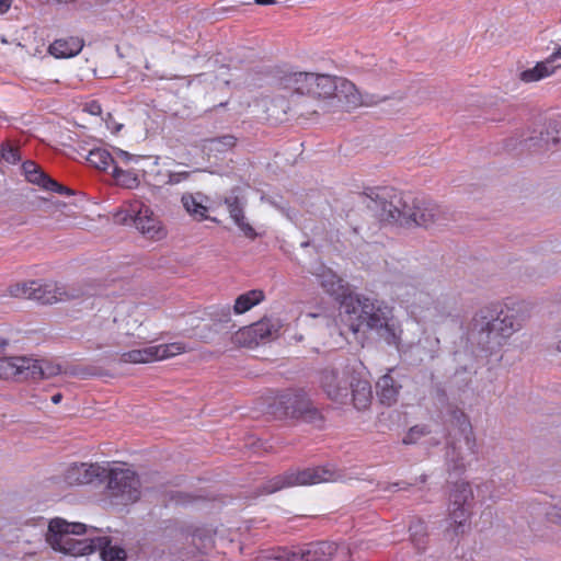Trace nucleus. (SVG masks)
I'll list each match as a JSON object with an SVG mask.
<instances>
[{
    "instance_id": "obj_1",
    "label": "nucleus",
    "mask_w": 561,
    "mask_h": 561,
    "mask_svg": "<svg viewBox=\"0 0 561 561\" xmlns=\"http://www.w3.org/2000/svg\"><path fill=\"white\" fill-rule=\"evenodd\" d=\"M522 328L518 312L514 308L502 307L500 304H490L481 308L472 318L470 332L467 336L465 351L456 350L455 359L461 362L468 356L472 362L477 357L474 344L480 351H492L501 346L514 332Z\"/></svg>"
},
{
    "instance_id": "obj_2",
    "label": "nucleus",
    "mask_w": 561,
    "mask_h": 561,
    "mask_svg": "<svg viewBox=\"0 0 561 561\" xmlns=\"http://www.w3.org/2000/svg\"><path fill=\"white\" fill-rule=\"evenodd\" d=\"M340 317L352 333L356 334L362 328H366L401 352L402 330L393 317L392 307L386 301L355 294L344 300Z\"/></svg>"
},
{
    "instance_id": "obj_3",
    "label": "nucleus",
    "mask_w": 561,
    "mask_h": 561,
    "mask_svg": "<svg viewBox=\"0 0 561 561\" xmlns=\"http://www.w3.org/2000/svg\"><path fill=\"white\" fill-rule=\"evenodd\" d=\"M373 204L368 207L378 211L381 220L396 222L401 226L414 224L430 227L438 220L439 211L436 205L420 199L404 198L391 187H378L367 195Z\"/></svg>"
},
{
    "instance_id": "obj_4",
    "label": "nucleus",
    "mask_w": 561,
    "mask_h": 561,
    "mask_svg": "<svg viewBox=\"0 0 561 561\" xmlns=\"http://www.w3.org/2000/svg\"><path fill=\"white\" fill-rule=\"evenodd\" d=\"M34 528L39 540L45 538L54 550L67 554L85 556L98 551L100 547V536L73 537L85 534L87 525L82 523H68L60 517H55L47 523L45 518L39 517L35 520Z\"/></svg>"
},
{
    "instance_id": "obj_5",
    "label": "nucleus",
    "mask_w": 561,
    "mask_h": 561,
    "mask_svg": "<svg viewBox=\"0 0 561 561\" xmlns=\"http://www.w3.org/2000/svg\"><path fill=\"white\" fill-rule=\"evenodd\" d=\"M447 422L454 433H448L446 462L450 473L460 476L477 460V444L467 415L458 408H449Z\"/></svg>"
},
{
    "instance_id": "obj_6",
    "label": "nucleus",
    "mask_w": 561,
    "mask_h": 561,
    "mask_svg": "<svg viewBox=\"0 0 561 561\" xmlns=\"http://www.w3.org/2000/svg\"><path fill=\"white\" fill-rule=\"evenodd\" d=\"M9 294L15 298H26L43 305L66 302L82 298L87 306H94L93 294L85 293L79 285H65L56 282L28 280L13 284Z\"/></svg>"
},
{
    "instance_id": "obj_7",
    "label": "nucleus",
    "mask_w": 561,
    "mask_h": 561,
    "mask_svg": "<svg viewBox=\"0 0 561 561\" xmlns=\"http://www.w3.org/2000/svg\"><path fill=\"white\" fill-rule=\"evenodd\" d=\"M106 490L117 505H128L140 497V480L135 471L124 467L107 468Z\"/></svg>"
},
{
    "instance_id": "obj_8",
    "label": "nucleus",
    "mask_w": 561,
    "mask_h": 561,
    "mask_svg": "<svg viewBox=\"0 0 561 561\" xmlns=\"http://www.w3.org/2000/svg\"><path fill=\"white\" fill-rule=\"evenodd\" d=\"M274 413L279 417L301 419L309 423L319 424L322 416L313 408L307 393L302 390H288L280 393L274 401Z\"/></svg>"
},
{
    "instance_id": "obj_9",
    "label": "nucleus",
    "mask_w": 561,
    "mask_h": 561,
    "mask_svg": "<svg viewBox=\"0 0 561 561\" xmlns=\"http://www.w3.org/2000/svg\"><path fill=\"white\" fill-rule=\"evenodd\" d=\"M334 472L327 468L316 467L307 468L304 470H289L283 474L276 476L263 485V493L272 494L284 488L296 486V485H311L322 482L334 481Z\"/></svg>"
},
{
    "instance_id": "obj_10",
    "label": "nucleus",
    "mask_w": 561,
    "mask_h": 561,
    "mask_svg": "<svg viewBox=\"0 0 561 561\" xmlns=\"http://www.w3.org/2000/svg\"><path fill=\"white\" fill-rule=\"evenodd\" d=\"M336 545L330 541H317L300 548L278 547L266 551L263 558L268 561H328L336 552Z\"/></svg>"
},
{
    "instance_id": "obj_11",
    "label": "nucleus",
    "mask_w": 561,
    "mask_h": 561,
    "mask_svg": "<svg viewBox=\"0 0 561 561\" xmlns=\"http://www.w3.org/2000/svg\"><path fill=\"white\" fill-rule=\"evenodd\" d=\"M115 219L126 226L135 227L140 233L152 239H160L163 231L160 221L153 216L151 209L144 204L131 205L128 209L115 215Z\"/></svg>"
},
{
    "instance_id": "obj_12",
    "label": "nucleus",
    "mask_w": 561,
    "mask_h": 561,
    "mask_svg": "<svg viewBox=\"0 0 561 561\" xmlns=\"http://www.w3.org/2000/svg\"><path fill=\"white\" fill-rule=\"evenodd\" d=\"M308 273L314 276L323 290L339 302L340 312L342 311L344 300L355 295V293L351 290L348 283L341 278L333 270L325 266L321 261L311 263L308 267Z\"/></svg>"
},
{
    "instance_id": "obj_13",
    "label": "nucleus",
    "mask_w": 561,
    "mask_h": 561,
    "mask_svg": "<svg viewBox=\"0 0 561 561\" xmlns=\"http://www.w3.org/2000/svg\"><path fill=\"white\" fill-rule=\"evenodd\" d=\"M353 367L346 365L341 370L337 368L324 369L321 373V387L325 394L333 401L346 403L348 401V382Z\"/></svg>"
},
{
    "instance_id": "obj_14",
    "label": "nucleus",
    "mask_w": 561,
    "mask_h": 561,
    "mask_svg": "<svg viewBox=\"0 0 561 561\" xmlns=\"http://www.w3.org/2000/svg\"><path fill=\"white\" fill-rule=\"evenodd\" d=\"M473 493L468 482L461 481L455 484L450 494L451 508L449 517L457 526L456 533L463 531V526L469 517V501L472 499Z\"/></svg>"
},
{
    "instance_id": "obj_15",
    "label": "nucleus",
    "mask_w": 561,
    "mask_h": 561,
    "mask_svg": "<svg viewBox=\"0 0 561 561\" xmlns=\"http://www.w3.org/2000/svg\"><path fill=\"white\" fill-rule=\"evenodd\" d=\"M87 160L98 170L108 171L112 169L111 173L116 181L124 182L129 186L131 183L137 182L136 176H133L129 172L124 171L116 165L114 157L105 148L91 149L87 156Z\"/></svg>"
},
{
    "instance_id": "obj_16",
    "label": "nucleus",
    "mask_w": 561,
    "mask_h": 561,
    "mask_svg": "<svg viewBox=\"0 0 561 561\" xmlns=\"http://www.w3.org/2000/svg\"><path fill=\"white\" fill-rule=\"evenodd\" d=\"M107 468L99 463H72L65 472V482L69 485L89 484L105 478Z\"/></svg>"
},
{
    "instance_id": "obj_17",
    "label": "nucleus",
    "mask_w": 561,
    "mask_h": 561,
    "mask_svg": "<svg viewBox=\"0 0 561 561\" xmlns=\"http://www.w3.org/2000/svg\"><path fill=\"white\" fill-rule=\"evenodd\" d=\"M23 172L26 180L35 185H38L45 191L57 193L60 195H73V191L46 174L35 162L25 161L22 164Z\"/></svg>"
},
{
    "instance_id": "obj_18",
    "label": "nucleus",
    "mask_w": 561,
    "mask_h": 561,
    "mask_svg": "<svg viewBox=\"0 0 561 561\" xmlns=\"http://www.w3.org/2000/svg\"><path fill=\"white\" fill-rule=\"evenodd\" d=\"M397 298L413 317L419 316V309L428 310L432 304L431 296L414 286L399 287Z\"/></svg>"
},
{
    "instance_id": "obj_19",
    "label": "nucleus",
    "mask_w": 561,
    "mask_h": 561,
    "mask_svg": "<svg viewBox=\"0 0 561 561\" xmlns=\"http://www.w3.org/2000/svg\"><path fill=\"white\" fill-rule=\"evenodd\" d=\"M350 394H352V402L357 410L366 409L373 398L370 382L362 377L360 373H356L354 367L348 382Z\"/></svg>"
},
{
    "instance_id": "obj_20",
    "label": "nucleus",
    "mask_w": 561,
    "mask_h": 561,
    "mask_svg": "<svg viewBox=\"0 0 561 561\" xmlns=\"http://www.w3.org/2000/svg\"><path fill=\"white\" fill-rule=\"evenodd\" d=\"M7 363L9 374L19 379L38 380V374H42L39 359L20 356L7 358Z\"/></svg>"
},
{
    "instance_id": "obj_21",
    "label": "nucleus",
    "mask_w": 561,
    "mask_h": 561,
    "mask_svg": "<svg viewBox=\"0 0 561 561\" xmlns=\"http://www.w3.org/2000/svg\"><path fill=\"white\" fill-rule=\"evenodd\" d=\"M182 205L186 213L194 219L202 221L209 219L217 221L216 218L208 217L209 210V197L201 192L196 193H184L181 197Z\"/></svg>"
},
{
    "instance_id": "obj_22",
    "label": "nucleus",
    "mask_w": 561,
    "mask_h": 561,
    "mask_svg": "<svg viewBox=\"0 0 561 561\" xmlns=\"http://www.w3.org/2000/svg\"><path fill=\"white\" fill-rule=\"evenodd\" d=\"M396 369H389L387 374L381 376L376 383L379 400L385 405L396 403L402 385L394 377Z\"/></svg>"
},
{
    "instance_id": "obj_23",
    "label": "nucleus",
    "mask_w": 561,
    "mask_h": 561,
    "mask_svg": "<svg viewBox=\"0 0 561 561\" xmlns=\"http://www.w3.org/2000/svg\"><path fill=\"white\" fill-rule=\"evenodd\" d=\"M313 72H289L282 78L280 84L285 90H288L291 93L309 95L313 85Z\"/></svg>"
},
{
    "instance_id": "obj_24",
    "label": "nucleus",
    "mask_w": 561,
    "mask_h": 561,
    "mask_svg": "<svg viewBox=\"0 0 561 561\" xmlns=\"http://www.w3.org/2000/svg\"><path fill=\"white\" fill-rule=\"evenodd\" d=\"M83 48V41L76 36L55 39L48 47V51L55 58H71Z\"/></svg>"
},
{
    "instance_id": "obj_25",
    "label": "nucleus",
    "mask_w": 561,
    "mask_h": 561,
    "mask_svg": "<svg viewBox=\"0 0 561 561\" xmlns=\"http://www.w3.org/2000/svg\"><path fill=\"white\" fill-rule=\"evenodd\" d=\"M339 77L314 73L309 95L319 99H334L339 89Z\"/></svg>"
},
{
    "instance_id": "obj_26",
    "label": "nucleus",
    "mask_w": 561,
    "mask_h": 561,
    "mask_svg": "<svg viewBox=\"0 0 561 561\" xmlns=\"http://www.w3.org/2000/svg\"><path fill=\"white\" fill-rule=\"evenodd\" d=\"M265 298V294L261 289H251L247 293L239 295L233 305V312L236 314H243L253 307L261 304Z\"/></svg>"
},
{
    "instance_id": "obj_27",
    "label": "nucleus",
    "mask_w": 561,
    "mask_h": 561,
    "mask_svg": "<svg viewBox=\"0 0 561 561\" xmlns=\"http://www.w3.org/2000/svg\"><path fill=\"white\" fill-rule=\"evenodd\" d=\"M557 68L558 66L547 58L537 62L535 67L522 71L520 79L524 82H536L553 73Z\"/></svg>"
},
{
    "instance_id": "obj_28",
    "label": "nucleus",
    "mask_w": 561,
    "mask_h": 561,
    "mask_svg": "<svg viewBox=\"0 0 561 561\" xmlns=\"http://www.w3.org/2000/svg\"><path fill=\"white\" fill-rule=\"evenodd\" d=\"M156 355L157 353L154 352V345H149L144 348L123 352L119 355V362L131 364H147L156 362Z\"/></svg>"
},
{
    "instance_id": "obj_29",
    "label": "nucleus",
    "mask_w": 561,
    "mask_h": 561,
    "mask_svg": "<svg viewBox=\"0 0 561 561\" xmlns=\"http://www.w3.org/2000/svg\"><path fill=\"white\" fill-rule=\"evenodd\" d=\"M339 89L334 99L339 102H345L350 106H356L359 103V95L355 84L344 78L337 79Z\"/></svg>"
},
{
    "instance_id": "obj_30",
    "label": "nucleus",
    "mask_w": 561,
    "mask_h": 561,
    "mask_svg": "<svg viewBox=\"0 0 561 561\" xmlns=\"http://www.w3.org/2000/svg\"><path fill=\"white\" fill-rule=\"evenodd\" d=\"M98 551L103 561H125L127 557L125 549L117 545H112L107 537H100Z\"/></svg>"
},
{
    "instance_id": "obj_31",
    "label": "nucleus",
    "mask_w": 561,
    "mask_h": 561,
    "mask_svg": "<svg viewBox=\"0 0 561 561\" xmlns=\"http://www.w3.org/2000/svg\"><path fill=\"white\" fill-rule=\"evenodd\" d=\"M410 539L417 551L425 549L427 539V527L424 520L416 518L409 526Z\"/></svg>"
},
{
    "instance_id": "obj_32",
    "label": "nucleus",
    "mask_w": 561,
    "mask_h": 561,
    "mask_svg": "<svg viewBox=\"0 0 561 561\" xmlns=\"http://www.w3.org/2000/svg\"><path fill=\"white\" fill-rule=\"evenodd\" d=\"M191 172L188 171H165L159 170L156 172L153 180L159 185H176L188 180Z\"/></svg>"
},
{
    "instance_id": "obj_33",
    "label": "nucleus",
    "mask_w": 561,
    "mask_h": 561,
    "mask_svg": "<svg viewBox=\"0 0 561 561\" xmlns=\"http://www.w3.org/2000/svg\"><path fill=\"white\" fill-rule=\"evenodd\" d=\"M439 348V339L431 335L423 336L419 340V343L413 346V350L420 353L422 351L423 355L420 356V360L424 359H433L437 351Z\"/></svg>"
},
{
    "instance_id": "obj_34",
    "label": "nucleus",
    "mask_w": 561,
    "mask_h": 561,
    "mask_svg": "<svg viewBox=\"0 0 561 561\" xmlns=\"http://www.w3.org/2000/svg\"><path fill=\"white\" fill-rule=\"evenodd\" d=\"M224 205L226 206L230 219L241 217L244 214L245 202L240 198L234 192H231L224 198Z\"/></svg>"
},
{
    "instance_id": "obj_35",
    "label": "nucleus",
    "mask_w": 561,
    "mask_h": 561,
    "mask_svg": "<svg viewBox=\"0 0 561 561\" xmlns=\"http://www.w3.org/2000/svg\"><path fill=\"white\" fill-rule=\"evenodd\" d=\"M157 360H162L185 352V345L181 342L154 345Z\"/></svg>"
},
{
    "instance_id": "obj_36",
    "label": "nucleus",
    "mask_w": 561,
    "mask_h": 561,
    "mask_svg": "<svg viewBox=\"0 0 561 561\" xmlns=\"http://www.w3.org/2000/svg\"><path fill=\"white\" fill-rule=\"evenodd\" d=\"M208 316L217 323L227 324L231 322V308L229 305L211 306L208 308Z\"/></svg>"
},
{
    "instance_id": "obj_37",
    "label": "nucleus",
    "mask_w": 561,
    "mask_h": 561,
    "mask_svg": "<svg viewBox=\"0 0 561 561\" xmlns=\"http://www.w3.org/2000/svg\"><path fill=\"white\" fill-rule=\"evenodd\" d=\"M236 137L232 135H225L221 137L213 138L208 141L209 151L225 152L236 145Z\"/></svg>"
},
{
    "instance_id": "obj_38",
    "label": "nucleus",
    "mask_w": 561,
    "mask_h": 561,
    "mask_svg": "<svg viewBox=\"0 0 561 561\" xmlns=\"http://www.w3.org/2000/svg\"><path fill=\"white\" fill-rule=\"evenodd\" d=\"M541 134V140L548 146L557 145L561 141V122H552L549 124L546 133Z\"/></svg>"
},
{
    "instance_id": "obj_39",
    "label": "nucleus",
    "mask_w": 561,
    "mask_h": 561,
    "mask_svg": "<svg viewBox=\"0 0 561 561\" xmlns=\"http://www.w3.org/2000/svg\"><path fill=\"white\" fill-rule=\"evenodd\" d=\"M274 333L273 325L270 324L267 321H260L249 329L247 331L242 332L243 334H254L255 336H259L260 339H266L271 337Z\"/></svg>"
},
{
    "instance_id": "obj_40",
    "label": "nucleus",
    "mask_w": 561,
    "mask_h": 561,
    "mask_svg": "<svg viewBox=\"0 0 561 561\" xmlns=\"http://www.w3.org/2000/svg\"><path fill=\"white\" fill-rule=\"evenodd\" d=\"M430 433L431 431L427 428L426 425H415L411 427L409 432L404 435L402 443L404 445L416 444L421 437Z\"/></svg>"
},
{
    "instance_id": "obj_41",
    "label": "nucleus",
    "mask_w": 561,
    "mask_h": 561,
    "mask_svg": "<svg viewBox=\"0 0 561 561\" xmlns=\"http://www.w3.org/2000/svg\"><path fill=\"white\" fill-rule=\"evenodd\" d=\"M232 221L245 238H248L250 240H254L259 237V233L256 232V230L248 221L245 214H243L241 217H237V218L232 219Z\"/></svg>"
},
{
    "instance_id": "obj_42",
    "label": "nucleus",
    "mask_w": 561,
    "mask_h": 561,
    "mask_svg": "<svg viewBox=\"0 0 561 561\" xmlns=\"http://www.w3.org/2000/svg\"><path fill=\"white\" fill-rule=\"evenodd\" d=\"M0 158L8 163L14 164L20 160V153L18 148L4 146L0 148Z\"/></svg>"
},
{
    "instance_id": "obj_43",
    "label": "nucleus",
    "mask_w": 561,
    "mask_h": 561,
    "mask_svg": "<svg viewBox=\"0 0 561 561\" xmlns=\"http://www.w3.org/2000/svg\"><path fill=\"white\" fill-rule=\"evenodd\" d=\"M546 516L550 523L561 525V499L548 508Z\"/></svg>"
},
{
    "instance_id": "obj_44",
    "label": "nucleus",
    "mask_w": 561,
    "mask_h": 561,
    "mask_svg": "<svg viewBox=\"0 0 561 561\" xmlns=\"http://www.w3.org/2000/svg\"><path fill=\"white\" fill-rule=\"evenodd\" d=\"M42 374H38V379L49 378L59 373V367L50 365L47 362L41 360Z\"/></svg>"
},
{
    "instance_id": "obj_45",
    "label": "nucleus",
    "mask_w": 561,
    "mask_h": 561,
    "mask_svg": "<svg viewBox=\"0 0 561 561\" xmlns=\"http://www.w3.org/2000/svg\"><path fill=\"white\" fill-rule=\"evenodd\" d=\"M379 489L385 492H396L398 490H405L408 484L404 481L393 483H379Z\"/></svg>"
},
{
    "instance_id": "obj_46",
    "label": "nucleus",
    "mask_w": 561,
    "mask_h": 561,
    "mask_svg": "<svg viewBox=\"0 0 561 561\" xmlns=\"http://www.w3.org/2000/svg\"><path fill=\"white\" fill-rule=\"evenodd\" d=\"M105 124L107 129H110L113 134H117L123 128V124L116 123L112 116V114H107V117L105 118Z\"/></svg>"
},
{
    "instance_id": "obj_47",
    "label": "nucleus",
    "mask_w": 561,
    "mask_h": 561,
    "mask_svg": "<svg viewBox=\"0 0 561 561\" xmlns=\"http://www.w3.org/2000/svg\"><path fill=\"white\" fill-rule=\"evenodd\" d=\"M85 111L94 116H99L102 114V106L98 101H91L87 103Z\"/></svg>"
},
{
    "instance_id": "obj_48",
    "label": "nucleus",
    "mask_w": 561,
    "mask_h": 561,
    "mask_svg": "<svg viewBox=\"0 0 561 561\" xmlns=\"http://www.w3.org/2000/svg\"><path fill=\"white\" fill-rule=\"evenodd\" d=\"M115 154L126 162H131V161L138 162L141 159V157H135V156L130 154L129 152L122 150V149H115Z\"/></svg>"
},
{
    "instance_id": "obj_49",
    "label": "nucleus",
    "mask_w": 561,
    "mask_h": 561,
    "mask_svg": "<svg viewBox=\"0 0 561 561\" xmlns=\"http://www.w3.org/2000/svg\"><path fill=\"white\" fill-rule=\"evenodd\" d=\"M495 484H496V481L494 479H492L489 484L484 485V488L486 490H489V488L495 489ZM502 494L503 493L501 491L492 490V491L489 492L488 496H489L490 500H497V499H500L502 496Z\"/></svg>"
},
{
    "instance_id": "obj_50",
    "label": "nucleus",
    "mask_w": 561,
    "mask_h": 561,
    "mask_svg": "<svg viewBox=\"0 0 561 561\" xmlns=\"http://www.w3.org/2000/svg\"><path fill=\"white\" fill-rule=\"evenodd\" d=\"M306 319H319L321 323L329 325L330 319L327 316L317 314V313H308L306 314Z\"/></svg>"
},
{
    "instance_id": "obj_51",
    "label": "nucleus",
    "mask_w": 561,
    "mask_h": 561,
    "mask_svg": "<svg viewBox=\"0 0 561 561\" xmlns=\"http://www.w3.org/2000/svg\"><path fill=\"white\" fill-rule=\"evenodd\" d=\"M12 5V0H0V14L7 13Z\"/></svg>"
},
{
    "instance_id": "obj_52",
    "label": "nucleus",
    "mask_w": 561,
    "mask_h": 561,
    "mask_svg": "<svg viewBox=\"0 0 561 561\" xmlns=\"http://www.w3.org/2000/svg\"><path fill=\"white\" fill-rule=\"evenodd\" d=\"M8 374H9V369H8L7 359H0V378L3 375H8Z\"/></svg>"
},
{
    "instance_id": "obj_53",
    "label": "nucleus",
    "mask_w": 561,
    "mask_h": 561,
    "mask_svg": "<svg viewBox=\"0 0 561 561\" xmlns=\"http://www.w3.org/2000/svg\"><path fill=\"white\" fill-rule=\"evenodd\" d=\"M548 59L552 60V64L554 65V61L557 59H561V46H559L549 57Z\"/></svg>"
},
{
    "instance_id": "obj_54",
    "label": "nucleus",
    "mask_w": 561,
    "mask_h": 561,
    "mask_svg": "<svg viewBox=\"0 0 561 561\" xmlns=\"http://www.w3.org/2000/svg\"><path fill=\"white\" fill-rule=\"evenodd\" d=\"M254 3L259 5H270L276 3V0H254Z\"/></svg>"
},
{
    "instance_id": "obj_55",
    "label": "nucleus",
    "mask_w": 561,
    "mask_h": 561,
    "mask_svg": "<svg viewBox=\"0 0 561 561\" xmlns=\"http://www.w3.org/2000/svg\"><path fill=\"white\" fill-rule=\"evenodd\" d=\"M62 400V394L61 393H55L53 397H51V402L55 403V404H58L60 401Z\"/></svg>"
},
{
    "instance_id": "obj_56",
    "label": "nucleus",
    "mask_w": 561,
    "mask_h": 561,
    "mask_svg": "<svg viewBox=\"0 0 561 561\" xmlns=\"http://www.w3.org/2000/svg\"><path fill=\"white\" fill-rule=\"evenodd\" d=\"M471 368H472V366H470V367H469V365H468V364H465V365L461 367V370H457V371H456V377H458V376L461 374V371L467 373V371H469Z\"/></svg>"
},
{
    "instance_id": "obj_57",
    "label": "nucleus",
    "mask_w": 561,
    "mask_h": 561,
    "mask_svg": "<svg viewBox=\"0 0 561 561\" xmlns=\"http://www.w3.org/2000/svg\"><path fill=\"white\" fill-rule=\"evenodd\" d=\"M148 159H152V165L157 167L160 164V160L161 158L159 156H154V157H147Z\"/></svg>"
},
{
    "instance_id": "obj_58",
    "label": "nucleus",
    "mask_w": 561,
    "mask_h": 561,
    "mask_svg": "<svg viewBox=\"0 0 561 561\" xmlns=\"http://www.w3.org/2000/svg\"><path fill=\"white\" fill-rule=\"evenodd\" d=\"M173 163H174V161H173V160H170V162H163V165H164V167H170V165H171V164H173Z\"/></svg>"
},
{
    "instance_id": "obj_59",
    "label": "nucleus",
    "mask_w": 561,
    "mask_h": 561,
    "mask_svg": "<svg viewBox=\"0 0 561 561\" xmlns=\"http://www.w3.org/2000/svg\"><path fill=\"white\" fill-rule=\"evenodd\" d=\"M477 492H478V495H480L481 493H483L482 488H481V486H478V488H477Z\"/></svg>"
},
{
    "instance_id": "obj_60",
    "label": "nucleus",
    "mask_w": 561,
    "mask_h": 561,
    "mask_svg": "<svg viewBox=\"0 0 561 561\" xmlns=\"http://www.w3.org/2000/svg\"><path fill=\"white\" fill-rule=\"evenodd\" d=\"M308 245H309V241H306V242H302V243H301V247H304V248H305V247H308Z\"/></svg>"
},
{
    "instance_id": "obj_61",
    "label": "nucleus",
    "mask_w": 561,
    "mask_h": 561,
    "mask_svg": "<svg viewBox=\"0 0 561 561\" xmlns=\"http://www.w3.org/2000/svg\"><path fill=\"white\" fill-rule=\"evenodd\" d=\"M558 351H560V352H561V341H560V342H559V344H558Z\"/></svg>"
}]
</instances>
